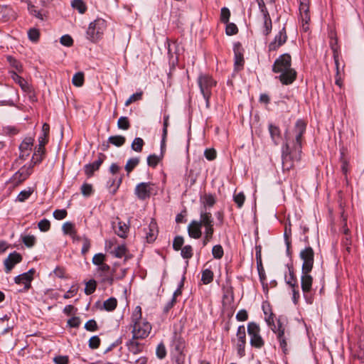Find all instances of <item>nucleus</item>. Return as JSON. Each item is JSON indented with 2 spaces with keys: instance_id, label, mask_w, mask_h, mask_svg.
Returning <instances> with one entry per match:
<instances>
[{
  "instance_id": "f257e3e1",
  "label": "nucleus",
  "mask_w": 364,
  "mask_h": 364,
  "mask_svg": "<svg viewBox=\"0 0 364 364\" xmlns=\"http://www.w3.org/2000/svg\"><path fill=\"white\" fill-rule=\"evenodd\" d=\"M306 128V123L301 119H298L292 132L286 134V143L282 149L283 159L289 157V159H299L301 157L303 135Z\"/></svg>"
},
{
  "instance_id": "f03ea898",
  "label": "nucleus",
  "mask_w": 364,
  "mask_h": 364,
  "mask_svg": "<svg viewBox=\"0 0 364 364\" xmlns=\"http://www.w3.org/2000/svg\"><path fill=\"white\" fill-rule=\"evenodd\" d=\"M291 56L285 53L280 55L274 63L272 71L275 73H280L276 78L285 85H291L296 78V72L291 68Z\"/></svg>"
},
{
  "instance_id": "7ed1b4c3",
  "label": "nucleus",
  "mask_w": 364,
  "mask_h": 364,
  "mask_svg": "<svg viewBox=\"0 0 364 364\" xmlns=\"http://www.w3.org/2000/svg\"><path fill=\"white\" fill-rule=\"evenodd\" d=\"M265 321L271 330L276 334L283 353L287 354L288 353L287 341L289 339V333L287 331L285 319L282 316L275 318L274 315L272 313L265 318Z\"/></svg>"
},
{
  "instance_id": "20e7f679",
  "label": "nucleus",
  "mask_w": 364,
  "mask_h": 364,
  "mask_svg": "<svg viewBox=\"0 0 364 364\" xmlns=\"http://www.w3.org/2000/svg\"><path fill=\"white\" fill-rule=\"evenodd\" d=\"M132 336L134 339H144L149 336L151 331V325L145 319H142L141 308L135 307L132 314Z\"/></svg>"
},
{
  "instance_id": "39448f33",
  "label": "nucleus",
  "mask_w": 364,
  "mask_h": 364,
  "mask_svg": "<svg viewBox=\"0 0 364 364\" xmlns=\"http://www.w3.org/2000/svg\"><path fill=\"white\" fill-rule=\"evenodd\" d=\"M106 27L107 23L104 19L97 18L91 22L87 30V38L92 41L100 39L102 36Z\"/></svg>"
},
{
  "instance_id": "423d86ee",
  "label": "nucleus",
  "mask_w": 364,
  "mask_h": 364,
  "mask_svg": "<svg viewBox=\"0 0 364 364\" xmlns=\"http://www.w3.org/2000/svg\"><path fill=\"white\" fill-rule=\"evenodd\" d=\"M247 333L250 337V345L256 348H261L264 346V341L260 335V327L255 322H250L247 328Z\"/></svg>"
},
{
  "instance_id": "0eeeda50",
  "label": "nucleus",
  "mask_w": 364,
  "mask_h": 364,
  "mask_svg": "<svg viewBox=\"0 0 364 364\" xmlns=\"http://www.w3.org/2000/svg\"><path fill=\"white\" fill-rule=\"evenodd\" d=\"M300 258L303 260L301 270L311 272L314 262V252L311 247L302 250L299 254Z\"/></svg>"
},
{
  "instance_id": "6e6552de",
  "label": "nucleus",
  "mask_w": 364,
  "mask_h": 364,
  "mask_svg": "<svg viewBox=\"0 0 364 364\" xmlns=\"http://www.w3.org/2000/svg\"><path fill=\"white\" fill-rule=\"evenodd\" d=\"M198 84L203 95H212V88L215 86L216 82L208 75H200L198 78Z\"/></svg>"
},
{
  "instance_id": "1a4fd4ad",
  "label": "nucleus",
  "mask_w": 364,
  "mask_h": 364,
  "mask_svg": "<svg viewBox=\"0 0 364 364\" xmlns=\"http://www.w3.org/2000/svg\"><path fill=\"white\" fill-rule=\"evenodd\" d=\"M34 136H26L18 146L19 159L29 157L33 149Z\"/></svg>"
},
{
  "instance_id": "9d476101",
  "label": "nucleus",
  "mask_w": 364,
  "mask_h": 364,
  "mask_svg": "<svg viewBox=\"0 0 364 364\" xmlns=\"http://www.w3.org/2000/svg\"><path fill=\"white\" fill-rule=\"evenodd\" d=\"M168 120H169V115L168 114H164V122H163V134H162V139L161 141V153L160 155L156 154H150L148 156L146 159H161L164 156V153L166 151V139L167 136V129L168 127Z\"/></svg>"
},
{
  "instance_id": "9b49d317",
  "label": "nucleus",
  "mask_w": 364,
  "mask_h": 364,
  "mask_svg": "<svg viewBox=\"0 0 364 364\" xmlns=\"http://www.w3.org/2000/svg\"><path fill=\"white\" fill-rule=\"evenodd\" d=\"M198 222L201 228H205V230H214V220L211 213L208 211L207 207L201 208L200 220Z\"/></svg>"
},
{
  "instance_id": "f8f14e48",
  "label": "nucleus",
  "mask_w": 364,
  "mask_h": 364,
  "mask_svg": "<svg viewBox=\"0 0 364 364\" xmlns=\"http://www.w3.org/2000/svg\"><path fill=\"white\" fill-rule=\"evenodd\" d=\"M237 351L238 355L242 358L245 355L246 331L244 325L240 326L237 331Z\"/></svg>"
},
{
  "instance_id": "ddd939ff",
  "label": "nucleus",
  "mask_w": 364,
  "mask_h": 364,
  "mask_svg": "<svg viewBox=\"0 0 364 364\" xmlns=\"http://www.w3.org/2000/svg\"><path fill=\"white\" fill-rule=\"evenodd\" d=\"M311 272H304L301 270V287L304 297L307 298L308 294L311 291L313 277L310 274ZM309 304L312 303L311 299H306Z\"/></svg>"
},
{
  "instance_id": "4468645a",
  "label": "nucleus",
  "mask_w": 364,
  "mask_h": 364,
  "mask_svg": "<svg viewBox=\"0 0 364 364\" xmlns=\"http://www.w3.org/2000/svg\"><path fill=\"white\" fill-rule=\"evenodd\" d=\"M287 39V32L285 27H284L281 31H279V33L275 36L274 41L269 44V50H277L280 46L286 43Z\"/></svg>"
},
{
  "instance_id": "2eb2a0df",
  "label": "nucleus",
  "mask_w": 364,
  "mask_h": 364,
  "mask_svg": "<svg viewBox=\"0 0 364 364\" xmlns=\"http://www.w3.org/2000/svg\"><path fill=\"white\" fill-rule=\"evenodd\" d=\"M151 183H140L134 190V193L140 200H145L150 197L151 195Z\"/></svg>"
},
{
  "instance_id": "dca6fc26",
  "label": "nucleus",
  "mask_w": 364,
  "mask_h": 364,
  "mask_svg": "<svg viewBox=\"0 0 364 364\" xmlns=\"http://www.w3.org/2000/svg\"><path fill=\"white\" fill-rule=\"evenodd\" d=\"M34 269H31L28 272L23 273L15 277L14 281L16 284H24V290L27 291L31 287V282L33 279Z\"/></svg>"
},
{
  "instance_id": "f3484780",
  "label": "nucleus",
  "mask_w": 364,
  "mask_h": 364,
  "mask_svg": "<svg viewBox=\"0 0 364 364\" xmlns=\"http://www.w3.org/2000/svg\"><path fill=\"white\" fill-rule=\"evenodd\" d=\"M22 259L21 255L16 252H14L11 253L8 257L4 260V265L6 269V272H9L14 265L18 262H20Z\"/></svg>"
},
{
  "instance_id": "a211bd4d",
  "label": "nucleus",
  "mask_w": 364,
  "mask_h": 364,
  "mask_svg": "<svg viewBox=\"0 0 364 364\" xmlns=\"http://www.w3.org/2000/svg\"><path fill=\"white\" fill-rule=\"evenodd\" d=\"M235 66L242 68L244 65L243 49L240 43H235L233 46Z\"/></svg>"
},
{
  "instance_id": "6ab92c4d",
  "label": "nucleus",
  "mask_w": 364,
  "mask_h": 364,
  "mask_svg": "<svg viewBox=\"0 0 364 364\" xmlns=\"http://www.w3.org/2000/svg\"><path fill=\"white\" fill-rule=\"evenodd\" d=\"M188 233L189 237L193 239H199L202 235L201 226L198 220H192L188 226Z\"/></svg>"
},
{
  "instance_id": "aec40b11",
  "label": "nucleus",
  "mask_w": 364,
  "mask_h": 364,
  "mask_svg": "<svg viewBox=\"0 0 364 364\" xmlns=\"http://www.w3.org/2000/svg\"><path fill=\"white\" fill-rule=\"evenodd\" d=\"M46 143L42 142V139L40 141H38V144L33 149V154L31 157V159H43L47 157L46 150L45 148Z\"/></svg>"
},
{
  "instance_id": "412c9836",
  "label": "nucleus",
  "mask_w": 364,
  "mask_h": 364,
  "mask_svg": "<svg viewBox=\"0 0 364 364\" xmlns=\"http://www.w3.org/2000/svg\"><path fill=\"white\" fill-rule=\"evenodd\" d=\"M104 161H95L87 164L84 166V172L87 178L92 177L95 172L98 171Z\"/></svg>"
},
{
  "instance_id": "4be33fe9",
  "label": "nucleus",
  "mask_w": 364,
  "mask_h": 364,
  "mask_svg": "<svg viewBox=\"0 0 364 364\" xmlns=\"http://www.w3.org/2000/svg\"><path fill=\"white\" fill-rule=\"evenodd\" d=\"M146 238L148 242H154L157 235L156 223L154 221H151L147 229H144Z\"/></svg>"
},
{
  "instance_id": "5701e85b",
  "label": "nucleus",
  "mask_w": 364,
  "mask_h": 364,
  "mask_svg": "<svg viewBox=\"0 0 364 364\" xmlns=\"http://www.w3.org/2000/svg\"><path fill=\"white\" fill-rule=\"evenodd\" d=\"M10 75H11V77L12 78V80L18 84L19 86L21 87V88L24 92H30L31 91V87H30L29 85L28 84V82L22 77L18 75L15 71L10 72Z\"/></svg>"
},
{
  "instance_id": "b1692460",
  "label": "nucleus",
  "mask_w": 364,
  "mask_h": 364,
  "mask_svg": "<svg viewBox=\"0 0 364 364\" xmlns=\"http://www.w3.org/2000/svg\"><path fill=\"white\" fill-rule=\"evenodd\" d=\"M287 267L288 269L289 275L285 276L286 283L291 288L298 287L296 277L294 274V268H293L292 265L287 264Z\"/></svg>"
},
{
  "instance_id": "393cba45",
  "label": "nucleus",
  "mask_w": 364,
  "mask_h": 364,
  "mask_svg": "<svg viewBox=\"0 0 364 364\" xmlns=\"http://www.w3.org/2000/svg\"><path fill=\"white\" fill-rule=\"evenodd\" d=\"M123 175H119L109 179L107 182V186L109 192L112 194H115L119 187L120 186L122 181Z\"/></svg>"
},
{
  "instance_id": "a878e982",
  "label": "nucleus",
  "mask_w": 364,
  "mask_h": 364,
  "mask_svg": "<svg viewBox=\"0 0 364 364\" xmlns=\"http://www.w3.org/2000/svg\"><path fill=\"white\" fill-rule=\"evenodd\" d=\"M171 347L177 353L181 354L185 348V341L183 338L177 334H175L171 342Z\"/></svg>"
},
{
  "instance_id": "bb28decb",
  "label": "nucleus",
  "mask_w": 364,
  "mask_h": 364,
  "mask_svg": "<svg viewBox=\"0 0 364 364\" xmlns=\"http://www.w3.org/2000/svg\"><path fill=\"white\" fill-rule=\"evenodd\" d=\"M268 128L272 140L275 144H278L281 139V132L279 127L274 124H269Z\"/></svg>"
},
{
  "instance_id": "cd10ccee",
  "label": "nucleus",
  "mask_w": 364,
  "mask_h": 364,
  "mask_svg": "<svg viewBox=\"0 0 364 364\" xmlns=\"http://www.w3.org/2000/svg\"><path fill=\"white\" fill-rule=\"evenodd\" d=\"M36 164V162L33 163L31 161L28 165H23L18 171H16V176H23V179H26L32 172V168Z\"/></svg>"
},
{
  "instance_id": "c85d7f7f",
  "label": "nucleus",
  "mask_w": 364,
  "mask_h": 364,
  "mask_svg": "<svg viewBox=\"0 0 364 364\" xmlns=\"http://www.w3.org/2000/svg\"><path fill=\"white\" fill-rule=\"evenodd\" d=\"M114 230L118 236L125 238L129 230V226L126 223L119 221L117 227H114Z\"/></svg>"
},
{
  "instance_id": "c756f323",
  "label": "nucleus",
  "mask_w": 364,
  "mask_h": 364,
  "mask_svg": "<svg viewBox=\"0 0 364 364\" xmlns=\"http://www.w3.org/2000/svg\"><path fill=\"white\" fill-rule=\"evenodd\" d=\"M272 29V19L270 18V16L268 15L267 16H263L262 33L267 36L271 33Z\"/></svg>"
},
{
  "instance_id": "7c9ffc66",
  "label": "nucleus",
  "mask_w": 364,
  "mask_h": 364,
  "mask_svg": "<svg viewBox=\"0 0 364 364\" xmlns=\"http://www.w3.org/2000/svg\"><path fill=\"white\" fill-rule=\"evenodd\" d=\"M198 157H200L201 154H203L206 159L208 160L215 159L217 156L216 151L213 148L206 149L203 150L201 147H200L198 149Z\"/></svg>"
},
{
  "instance_id": "2f4dec72",
  "label": "nucleus",
  "mask_w": 364,
  "mask_h": 364,
  "mask_svg": "<svg viewBox=\"0 0 364 364\" xmlns=\"http://www.w3.org/2000/svg\"><path fill=\"white\" fill-rule=\"evenodd\" d=\"M136 339L133 338L127 343V347L130 352L136 354L141 351V346L138 343Z\"/></svg>"
},
{
  "instance_id": "473e14b6",
  "label": "nucleus",
  "mask_w": 364,
  "mask_h": 364,
  "mask_svg": "<svg viewBox=\"0 0 364 364\" xmlns=\"http://www.w3.org/2000/svg\"><path fill=\"white\" fill-rule=\"evenodd\" d=\"M257 271L259 277V280L262 284L263 289L267 290V283L266 282V274L262 266V262L257 263Z\"/></svg>"
},
{
  "instance_id": "72a5a7b5",
  "label": "nucleus",
  "mask_w": 364,
  "mask_h": 364,
  "mask_svg": "<svg viewBox=\"0 0 364 364\" xmlns=\"http://www.w3.org/2000/svg\"><path fill=\"white\" fill-rule=\"evenodd\" d=\"M63 231L66 235H70L73 238L75 237L76 230L74 225L70 222H66L63 225Z\"/></svg>"
},
{
  "instance_id": "f704fd0d",
  "label": "nucleus",
  "mask_w": 364,
  "mask_h": 364,
  "mask_svg": "<svg viewBox=\"0 0 364 364\" xmlns=\"http://www.w3.org/2000/svg\"><path fill=\"white\" fill-rule=\"evenodd\" d=\"M213 272L209 269H205L202 272L201 281L204 284H208L213 280Z\"/></svg>"
},
{
  "instance_id": "c9c22d12",
  "label": "nucleus",
  "mask_w": 364,
  "mask_h": 364,
  "mask_svg": "<svg viewBox=\"0 0 364 364\" xmlns=\"http://www.w3.org/2000/svg\"><path fill=\"white\" fill-rule=\"evenodd\" d=\"M117 306V300L114 298L111 297L103 303L104 309L107 311H114Z\"/></svg>"
},
{
  "instance_id": "e433bc0d",
  "label": "nucleus",
  "mask_w": 364,
  "mask_h": 364,
  "mask_svg": "<svg viewBox=\"0 0 364 364\" xmlns=\"http://www.w3.org/2000/svg\"><path fill=\"white\" fill-rule=\"evenodd\" d=\"M0 14H2L1 18L4 21L10 20L11 18L13 16L12 9L7 6H3L0 7Z\"/></svg>"
},
{
  "instance_id": "4c0bfd02",
  "label": "nucleus",
  "mask_w": 364,
  "mask_h": 364,
  "mask_svg": "<svg viewBox=\"0 0 364 364\" xmlns=\"http://www.w3.org/2000/svg\"><path fill=\"white\" fill-rule=\"evenodd\" d=\"M126 139L123 136L117 135V136H109L108 139V141L114 144L117 146H121L125 143Z\"/></svg>"
},
{
  "instance_id": "58836bf2",
  "label": "nucleus",
  "mask_w": 364,
  "mask_h": 364,
  "mask_svg": "<svg viewBox=\"0 0 364 364\" xmlns=\"http://www.w3.org/2000/svg\"><path fill=\"white\" fill-rule=\"evenodd\" d=\"M72 6L77 10L80 14H84L87 10V6L82 0H73L72 1Z\"/></svg>"
},
{
  "instance_id": "ea45409f",
  "label": "nucleus",
  "mask_w": 364,
  "mask_h": 364,
  "mask_svg": "<svg viewBox=\"0 0 364 364\" xmlns=\"http://www.w3.org/2000/svg\"><path fill=\"white\" fill-rule=\"evenodd\" d=\"M6 60L8 63L10 64V65L14 68L18 72H21L23 70L21 63L13 56L8 55L6 57Z\"/></svg>"
},
{
  "instance_id": "a19ab883",
  "label": "nucleus",
  "mask_w": 364,
  "mask_h": 364,
  "mask_svg": "<svg viewBox=\"0 0 364 364\" xmlns=\"http://www.w3.org/2000/svg\"><path fill=\"white\" fill-rule=\"evenodd\" d=\"M181 257L184 259H188L193 257V247L190 245H185L181 249Z\"/></svg>"
},
{
  "instance_id": "79ce46f5",
  "label": "nucleus",
  "mask_w": 364,
  "mask_h": 364,
  "mask_svg": "<svg viewBox=\"0 0 364 364\" xmlns=\"http://www.w3.org/2000/svg\"><path fill=\"white\" fill-rule=\"evenodd\" d=\"M72 82L76 87H81L84 83V74L81 72L75 73L73 77Z\"/></svg>"
},
{
  "instance_id": "37998d69",
  "label": "nucleus",
  "mask_w": 364,
  "mask_h": 364,
  "mask_svg": "<svg viewBox=\"0 0 364 364\" xmlns=\"http://www.w3.org/2000/svg\"><path fill=\"white\" fill-rule=\"evenodd\" d=\"M144 144V140L140 137H136L132 143V149L136 152H141Z\"/></svg>"
},
{
  "instance_id": "c03bdc74",
  "label": "nucleus",
  "mask_w": 364,
  "mask_h": 364,
  "mask_svg": "<svg viewBox=\"0 0 364 364\" xmlns=\"http://www.w3.org/2000/svg\"><path fill=\"white\" fill-rule=\"evenodd\" d=\"M97 283L95 280L90 279L85 284V294L87 295L92 294L96 289Z\"/></svg>"
},
{
  "instance_id": "a18cd8bd",
  "label": "nucleus",
  "mask_w": 364,
  "mask_h": 364,
  "mask_svg": "<svg viewBox=\"0 0 364 364\" xmlns=\"http://www.w3.org/2000/svg\"><path fill=\"white\" fill-rule=\"evenodd\" d=\"M22 242L28 247H32L36 242V238L34 235H24L22 237Z\"/></svg>"
},
{
  "instance_id": "49530a36",
  "label": "nucleus",
  "mask_w": 364,
  "mask_h": 364,
  "mask_svg": "<svg viewBox=\"0 0 364 364\" xmlns=\"http://www.w3.org/2000/svg\"><path fill=\"white\" fill-rule=\"evenodd\" d=\"M212 254L215 259H221L224 255L223 247L220 245H214L212 249Z\"/></svg>"
},
{
  "instance_id": "de8ad7c7",
  "label": "nucleus",
  "mask_w": 364,
  "mask_h": 364,
  "mask_svg": "<svg viewBox=\"0 0 364 364\" xmlns=\"http://www.w3.org/2000/svg\"><path fill=\"white\" fill-rule=\"evenodd\" d=\"M118 128L123 130H127L130 127V123L128 117H120L117 122Z\"/></svg>"
},
{
  "instance_id": "09e8293b",
  "label": "nucleus",
  "mask_w": 364,
  "mask_h": 364,
  "mask_svg": "<svg viewBox=\"0 0 364 364\" xmlns=\"http://www.w3.org/2000/svg\"><path fill=\"white\" fill-rule=\"evenodd\" d=\"M33 190L30 188L27 190H23L19 193V194L17 196L16 200L19 202H24L31 196Z\"/></svg>"
},
{
  "instance_id": "8fccbe9b",
  "label": "nucleus",
  "mask_w": 364,
  "mask_h": 364,
  "mask_svg": "<svg viewBox=\"0 0 364 364\" xmlns=\"http://www.w3.org/2000/svg\"><path fill=\"white\" fill-rule=\"evenodd\" d=\"M156 354L159 359H164L166 356V349L164 343L161 342L157 346Z\"/></svg>"
},
{
  "instance_id": "3c124183",
  "label": "nucleus",
  "mask_w": 364,
  "mask_h": 364,
  "mask_svg": "<svg viewBox=\"0 0 364 364\" xmlns=\"http://www.w3.org/2000/svg\"><path fill=\"white\" fill-rule=\"evenodd\" d=\"M331 48H332L333 53V59H334V63H335V65H336V76L338 77L341 73L339 55H338L337 50L336 49V48L333 46H331Z\"/></svg>"
},
{
  "instance_id": "603ef678",
  "label": "nucleus",
  "mask_w": 364,
  "mask_h": 364,
  "mask_svg": "<svg viewBox=\"0 0 364 364\" xmlns=\"http://www.w3.org/2000/svg\"><path fill=\"white\" fill-rule=\"evenodd\" d=\"M28 36L31 41L37 42L40 36L39 30L35 28H30L28 31Z\"/></svg>"
},
{
  "instance_id": "864d4df0",
  "label": "nucleus",
  "mask_w": 364,
  "mask_h": 364,
  "mask_svg": "<svg viewBox=\"0 0 364 364\" xmlns=\"http://www.w3.org/2000/svg\"><path fill=\"white\" fill-rule=\"evenodd\" d=\"M142 95H143V92L141 91L137 92L132 95L129 97V99H127V101L125 102V103H124L125 106L127 107V106L130 105L132 103L141 100Z\"/></svg>"
},
{
  "instance_id": "5fc2aeb1",
  "label": "nucleus",
  "mask_w": 364,
  "mask_h": 364,
  "mask_svg": "<svg viewBox=\"0 0 364 364\" xmlns=\"http://www.w3.org/2000/svg\"><path fill=\"white\" fill-rule=\"evenodd\" d=\"M233 200L235 203L237 204L239 208H242L245 200V196L242 192H240L238 193H235L233 196Z\"/></svg>"
},
{
  "instance_id": "6e6d98bb",
  "label": "nucleus",
  "mask_w": 364,
  "mask_h": 364,
  "mask_svg": "<svg viewBox=\"0 0 364 364\" xmlns=\"http://www.w3.org/2000/svg\"><path fill=\"white\" fill-rule=\"evenodd\" d=\"M80 189L82 194L85 197L91 196L93 193L92 186L89 183H83Z\"/></svg>"
},
{
  "instance_id": "4d7b16f0",
  "label": "nucleus",
  "mask_w": 364,
  "mask_h": 364,
  "mask_svg": "<svg viewBox=\"0 0 364 364\" xmlns=\"http://www.w3.org/2000/svg\"><path fill=\"white\" fill-rule=\"evenodd\" d=\"M225 33L228 36L235 35L238 32L237 26L233 23H226Z\"/></svg>"
},
{
  "instance_id": "13d9d810",
  "label": "nucleus",
  "mask_w": 364,
  "mask_h": 364,
  "mask_svg": "<svg viewBox=\"0 0 364 364\" xmlns=\"http://www.w3.org/2000/svg\"><path fill=\"white\" fill-rule=\"evenodd\" d=\"M38 227L42 232H47L50 228V223L48 220L44 218L38 222Z\"/></svg>"
},
{
  "instance_id": "bf43d9fd",
  "label": "nucleus",
  "mask_w": 364,
  "mask_h": 364,
  "mask_svg": "<svg viewBox=\"0 0 364 364\" xmlns=\"http://www.w3.org/2000/svg\"><path fill=\"white\" fill-rule=\"evenodd\" d=\"M230 16V11L227 7L221 9L220 21L224 23H228Z\"/></svg>"
},
{
  "instance_id": "052dcab7",
  "label": "nucleus",
  "mask_w": 364,
  "mask_h": 364,
  "mask_svg": "<svg viewBox=\"0 0 364 364\" xmlns=\"http://www.w3.org/2000/svg\"><path fill=\"white\" fill-rule=\"evenodd\" d=\"M183 242H184V240H183V237H181V236L175 237L173 242V250L176 251L181 250L182 248Z\"/></svg>"
},
{
  "instance_id": "680f3d73",
  "label": "nucleus",
  "mask_w": 364,
  "mask_h": 364,
  "mask_svg": "<svg viewBox=\"0 0 364 364\" xmlns=\"http://www.w3.org/2000/svg\"><path fill=\"white\" fill-rule=\"evenodd\" d=\"M299 13L300 14H309V6L308 0H300Z\"/></svg>"
},
{
  "instance_id": "e2e57ef3",
  "label": "nucleus",
  "mask_w": 364,
  "mask_h": 364,
  "mask_svg": "<svg viewBox=\"0 0 364 364\" xmlns=\"http://www.w3.org/2000/svg\"><path fill=\"white\" fill-rule=\"evenodd\" d=\"M214 230H205L203 239V245L206 246L213 239Z\"/></svg>"
},
{
  "instance_id": "0e129e2a",
  "label": "nucleus",
  "mask_w": 364,
  "mask_h": 364,
  "mask_svg": "<svg viewBox=\"0 0 364 364\" xmlns=\"http://www.w3.org/2000/svg\"><path fill=\"white\" fill-rule=\"evenodd\" d=\"M302 23L301 28L303 31L306 32L309 30V22L310 21V14H300Z\"/></svg>"
},
{
  "instance_id": "69168bd1",
  "label": "nucleus",
  "mask_w": 364,
  "mask_h": 364,
  "mask_svg": "<svg viewBox=\"0 0 364 364\" xmlns=\"http://www.w3.org/2000/svg\"><path fill=\"white\" fill-rule=\"evenodd\" d=\"M85 328L88 331H95L98 329V326L95 320L90 319L85 323Z\"/></svg>"
},
{
  "instance_id": "338daca9",
  "label": "nucleus",
  "mask_w": 364,
  "mask_h": 364,
  "mask_svg": "<svg viewBox=\"0 0 364 364\" xmlns=\"http://www.w3.org/2000/svg\"><path fill=\"white\" fill-rule=\"evenodd\" d=\"M97 272H99L100 276L102 277L105 274L110 273V267L108 264L103 263L98 266Z\"/></svg>"
},
{
  "instance_id": "774afa93",
  "label": "nucleus",
  "mask_w": 364,
  "mask_h": 364,
  "mask_svg": "<svg viewBox=\"0 0 364 364\" xmlns=\"http://www.w3.org/2000/svg\"><path fill=\"white\" fill-rule=\"evenodd\" d=\"M215 200L213 195L206 194L204 196V197H203L204 206L203 207H206L207 205L212 207L215 204Z\"/></svg>"
}]
</instances>
